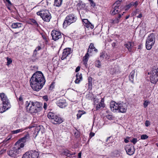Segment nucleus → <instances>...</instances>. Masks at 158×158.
<instances>
[{
  "label": "nucleus",
  "instance_id": "1",
  "mask_svg": "<svg viewBox=\"0 0 158 158\" xmlns=\"http://www.w3.org/2000/svg\"><path fill=\"white\" fill-rule=\"evenodd\" d=\"M45 80L43 73L40 71L34 73L30 78V85L34 90L38 91L44 85Z\"/></svg>",
  "mask_w": 158,
  "mask_h": 158
},
{
  "label": "nucleus",
  "instance_id": "2",
  "mask_svg": "<svg viewBox=\"0 0 158 158\" xmlns=\"http://www.w3.org/2000/svg\"><path fill=\"white\" fill-rule=\"evenodd\" d=\"M127 104L126 103L123 102L120 103H117L113 102L110 105L111 110L114 112H118L125 113L127 110Z\"/></svg>",
  "mask_w": 158,
  "mask_h": 158
},
{
  "label": "nucleus",
  "instance_id": "3",
  "mask_svg": "<svg viewBox=\"0 0 158 158\" xmlns=\"http://www.w3.org/2000/svg\"><path fill=\"white\" fill-rule=\"evenodd\" d=\"M24 146L23 143H20L19 141H17L15 143V147L12 149L8 152V155L12 157H15L21 152V149Z\"/></svg>",
  "mask_w": 158,
  "mask_h": 158
},
{
  "label": "nucleus",
  "instance_id": "4",
  "mask_svg": "<svg viewBox=\"0 0 158 158\" xmlns=\"http://www.w3.org/2000/svg\"><path fill=\"white\" fill-rule=\"evenodd\" d=\"M42 104L38 102H31L30 106V113L32 114L40 112L42 109Z\"/></svg>",
  "mask_w": 158,
  "mask_h": 158
},
{
  "label": "nucleus",
  "instance_id": "5",
  "mask_svg": "<svg viewBox=\"0 0 158 158\" xmlns=\"http://www.w3.org/2000/svg\"><path fill=\"white\" fill-rule=\"evenodd\" d=\"M155 41V37L154 34L151 33L148 36L146 42V47L147 49L150 50L154 45Z\"/></svg>",
  "mask_w": 158,
  "mask_h": 158
},
{
  "label": "nucleus",
  "instance_id": "6",
  "mask_svg": "<svg viewBox=\"0 0 158 158\" xmlns=\"http://www.w3.org/2000/svg\"><path fill=\"white\" fill-rule=\"evenodd\" d=\"M77 19V17L74 15L69 14L68 15L63 23V27L65 28L69 25L75 22Z\"/></svg>",
  "mask_w": 158,
  "mask_h": 158
},
{
  "label": "nucleus",
  "instance_id": "7",
  "mask_svg": "<svg viewBox=\"0 0 158 158\" xmlns=\"http://www.w3.org/2000/svg\"><path fill=\"white\" fill-rule=\"evenodd\" d=\"M150 79L152 83H156L158 80V67L156 68L155 66L153 67L150 72Z\"/></svg>",
  "mask_w": 158,
  "mask_h": 158
},
{
  "label": "nucleus",
  "instance_id": "8",
  "mask_svg": "<svg viewBox=\"0 0 158 158\" xmlns=\"http://www.w3.org/2000/svg\"><path fill=\"white\" fill-rule=\"evenodd\" d=\"M37 14L40 15L42 19L45 21L49 22L51 18V14L47 10H41L37 12Z\"/></svg>",
  "mask_w": 158,
  "mask_h": 158
},
{
  "label": "nucleus",
  "instance_id": "9",
  "mask_svg": "<svg viewBox=\"0 0 158 158\" xmlns=\"http://www.w3.org/2000/svg\"><path fill=\"white\" fill-rule=\"evenodd\" d=\"M33 128L32 129L34 131L33 133V136L36 137L39 133L42 134L43 131V127L42 126H36L35 124L30 125V129Z\"/></svg>",
  "mask_w": 158,
  "mask_h": 158
},
{
  "label": "nucleus",
  "instance_id": "10",
  "mask_svg": "<svg viewBox=\"0 0 158 158\" xmlns=\"http://www.w3.org/2000/svg\"><path fill=\"white\" fill-rule=\"evenodd\" d=\"M0 97L4 106L6 107V109L10 108V105L9 102V100L6 95L3 93H0Z\"/></svg>",
  "mask_w": 158,
  "mask_h": 158
},
{
  "label": "nucleus",
  "instance_id": "11",
  "mask_svg": "<svg viewBox=\"0 0 158 158\" xmlns=\"http://www.w3.org/2000/svg\"><path fill=\"white\" fill-rule=\"evenodd\" d=\"M51 35L52 39L55 41L62 38L64 39V36L62 35L60 32L59 31L55 30H53L52 31Z\"/></svg>",
  "mask_w": 158,
  "mask_h": 158
},
{
  "label": "nucleus",
  "instance_id": "12",
  "mask_svg": "<svg viewBox=\"0 0 158 158\" xmlns=\"http://www.w3.org/2000/svg\"><path fill=\"white\" fill-rule=\"evenodd\" d=\"M56 104L61 108H63L66 106L67 104L65 99H60L56 102Z\"/></svg>",
  "mask_w": 158,
  "mask_h": 158
},
{
  "label": "nucleus",
  "instance_id": "13",
  "mask_svg": "<svg viewBox=\"0 0 158 158\" xmlns=\"http://www.w3.org/2000/svg\"><path fill=\"white\" fill-rule=\"evenodd\" d=\"M72 50L71 48H67L64 50L63 52V55L61 59L63 60L70 53L72 52Z\"/></svg>",
  "mask_w": 158,
  "mask_h": 158
},
{
  "label": "nucleus",
  "instance_id": "14",
  "mask_svg": "<svg viewBox=\"0 0 158 158\" xmlns=\"http://www.w3.org/2000/svg\"><path fill=\"white\" fill-rule=\"evenodd\" d=\"M134 45V44L133 42L128 41L126 43L124 44V46L126 48L129 52L132 51V48Z\"/></svg>",
  "mask_w": 158,
  "mask_h": 158
},
{
  "label": "nucleus",
  "instance_id": "15",
  "mask_svg": "<svg viewBox=\"0 0 158 158\" xmlns=\"http://www.w3.org/2000/svg\"><path fill=\"white\" fill-rule=\"evenodd\" d=\"M125 149L127 154L129 155H132L134 153L135 149L134 147L128 146H127Z\"/></svg>",
  "mask_w": 158,
  "mask_h": 158
},
{
  "label": "nucleus",
  "instance_id": "16",
  "mask_svg": "<svg viewBox=\"0 0 158 158\" xmlns=\"http://www.w3.org/2000/svg\"><path fill=\"white\" fill-rule=\"evenodd\" d=\"M63 122L62 118L56 115L54 117L53 120H52V122L54 124H59Z\"/></svg>",
  "mask_w": 158,
  "mask_h": 158
},
{
  "label": "nucleus",
  "instance_id": "17",
  "mask_svg": "<svg viewBox=\"0 0 158 158\" xmlns=\"http://www.w3.org/2000/svg\"><path fill=\"white\" fill-rule=\"evenodd\" d=\"M119 7L118 6H113L112 9L110 11V13L112 15H114L118 13L119 11Z\"/></svg>",
  "mask_w": 158,
  "mask_h": 158
},
{
  "label": "nucleus",
  "instance_id": "18",
  "mask_svg": "<svg viewBox=\"0 0 158 158\" xmlns=\"http://www.w3.org/2000/svg\"><path fill=\"white\" fill-rule=\"evenodd\" d=\"M29 138L30 136L29 134L28 133H27L25 135L24 137L18 141H19L20 143H20V142H25L26 141H28Z\"/></svg>",
  "mask_w": 158,
  "mask_h": 158
},
{
  "label": "nucleus",
  "instance_id": "19",
  "mask_svg": "<svg viewBox=\"0 0 158 158\" xmlns=\"http://www.w3.org/2000/svg\"><path fill=\"white\" fill-rule=\"evenodd\" d=\"M121 17V15L119 14L118 18H116L114 19H111L110 20V23L113 24H117L119 22V19Z\"/></svg>",
  "mask_w": 158,
  "mask_h": 158
},
{
  "label": "nucleus",
  "instance_id": "20",
  "mask_svg": "<svg viewBox=\"0 0 158 158\" xmlns=\"http://www.w3.org/2000/svg\"><path fill=\"white\" fill-rule=\"evenodd\" d=\"M89 56L88 53H87L83 58V64L86 67H87V62L88 60Z\"/></svg>",
  "mask_w": 158,
  "mask_h": 158
},
{
  "label": "nucleus",
  "instance_id": "21",
  "mask_svg": "<svg viewBox=\"0 0 158 158\" xmlns=\"http://www.w3.org/2000/svg\"><path fill=\"white\" fill-rule=\"evenodd\" d=\"M77 79L75 81V82L76 84H78L80 81L82 80V76L81 74L77 73L76 75Z\"/></svg>",
  "mask_w": 158,
  "mask_h": 158
},
{
  "label": "nucleus",
  "instance_id": "22",
  "mask_svg": "<svg viewBox=\"0 0 158 158\" xmlns=\"http://www.w3.org/2000/svg\"><path fill=\"white\" fill-rule=\"evenodd\" d=\"M23 25L19 23H14L11 25V27L13 28H22Z\"/></svg>",
  "mask_w": 158,
  "mask_h": 158
},
{
  "label": "nucleus",
  "instance_id": "23",
  "mask_svg": "<svg viewBox=\"0 0 158 158\" xmlns=\"http://www.w3.org/2000/svg\"><path fill=\"white\" fill-rule=\"evenodd\" d=\"M63 153L67 157H70L72 155H73L75 154V153H71L67 149L64 150L63 151Z\"/></svg>",
  "mask_w": 158,
  "mask_h": 158
},
{
  "label": "nucleus",
  "instance_id": "24",
  "mask_svg": "<svg viewBox=\"0 0 158 158\" xmlns=\"http://www.w3.org/2000/svg\"><path fill=\"white\" fill-rule=\"evenodd\" d=\"M83 22H84L85 23L88 24V25L86 26L87 27H90V28L93 29L94 27L93 25H92L90 23L87 19H84L83 20Z\"/></svg>",
  "mask_w": 158,
  "mask_h": 158
},
{
  "label": "nucleus",
  "instance_id": "25",
  "mask_svg": "<svg viewBox=\"0 0 158 158\" xmlns=\"http://www.w3.org/2000/svg\"><path fill=\"white\" fill-rule=\"evenodd\" d=\"M135 71L133 70L129 76V79L133 83L134 78L135 76Z\"/></svg>",
  "mask_w": 158,
  "mask_h": 158
},
{
  "label": "nucleus",
  "instance_id": "26",
  "mask_svg": "<svg viewBox=\"0 0 158 158\" xmlns=\"http://www.w3.org/2000/svg\"><path fill=\"white\" fill-rule=\"evenodd\" d=\"M93 49H94V51L96 52H97L98 51L97 49L95 48L94 47V44L92 43H91L89 47V48L88 49V52H89L90 51V52H91V51H90V50H93Z\"/></svg>",
  "mask_w": 158,
  "mask_h": 158
},
{
  "label": "nucleus",
  "instance_id": "27",
  "mask_svg": "<svg viewBox=\"0 0 158 158\" xmlns=\"http://www.w3.org/2000/svg\"><path fill=\"white\" fill-rule=\"evenodd\" d=\"M62 0H55L54 5L56 6H59L61 4Z\"/></svg>",
  "mask_w": 158,
  "mask_h": 158
},
{
  "label": "nucleus",
  "instance_id": "28",
  "mask_svg": "<svg viewBox=\"0 0 158 158\" xmlns=\"http://www.w3.org/2000/svg\"><path fill=\"white\" fill-rule=\"evenodd\" d=\"M6 109V107L4 106V105H2V104L0 103V113H2L5 112L7 110Z\"/></svg>",
  "mask_w": 158,
  "mask_h": 158
},
{
  "label": "nucleus",
  "instance_id": "29",
  "mask_svg": "<svg viewBox=\"0 0 158 158\" xmlns=\"http://www.w3.org/2000/svg\"><path fill=\"white\" fill-rule=\"evenodd\" d=\"M102 100L101 101V102L98 103L97 106H96V110H98L99 109H100L101 107H104V104L103 102H102Z\"/></svg>",
  "mask_w": 158,
  "mask_h": 158
},
{
  "label": "nucleus",
  "instance_id": "30",
  "mask_svg": "<svg viewBox=\"0 0 158 158\" xmlns=\"http://www.w3.org/2000/svg\"><path fill=\"white\" fill-rule=\"evenodd\" d=\"M31 153V158H37L38 157V154L37 152L32 151V152Z\"/></svg>",
  "mask_w": 158,
  "mask_h": 158
},
{
  "label": "nucleus",
  "instance_id": "31",
  "mask_svg": "<svg viewBox=\"0 0 158 158\" xmlns=\"http://www.w3.org/2000/svg\"><path fill=\"white\" fill-rule=\"evenodd\" d=\"M30 22H31L30 24L34 25L35 27H38V23L35 20L33 19H30Z\"/></svg>",
  "mask_w": 158,
  "mask_h": 158
},
{
  "label": "nucleus",
  "instance_id": "32",
  "mask_svg": "<svg viewBox=\"0 0 158 158\" xmlns=\"http://www.w3.org/2000/svg\"><path fill=\"white\" fill-rule=\"evenodd\" d=\"M55 116L53 113L51 112L48 113V117L50 119H51L52 120L53 119Z\"/></svg>",
  "mask_w": 158,
  "mask_h": 158
},
{
  "label": "nucleus",
  "instance_id": "33",
  "mask_svg": "<svg viewBox=\"0 0 158 158\" xmlns=\"http://www.w3.org/2000/svg\"><path fill=\"white\" fill-rule=\"evenodd\" d=\"M95 64L96 67L100 68L101 66V64L100 61L99 60L96 61L95 62Z\"/></svg>",
  "mask_w": 158,
  "mask_h": 158
},
{
  "label": "nucleus",
  "instance_id": "34",
  "mask_svg": "<svg viewBox=\"0 0 158 158\" xmlns=\"http://www.w3.org/2000/svg\"><path fill=\"white\" fill-rule=\"evenodd\" d=\"M37 54V52L34 51L33 55L32 56V57L33 58L32 60L33 62H34L35 60L36 59V55Z\"/></svg>",
  "mask_w": 158,
  "mask_h": 158
},
{
  "label": "nucleus",
  "instance_id": "35",
  "mask_svg": "<svg viewBox=\"0 0 158 158\" xmlns=\"http://www.w3.org/2000/svg\"><path fill=\"white\" fill-rule=\"evenodd\" d=\"M22 158H30V152L29 151L26 152L23 156Z\"/></svg>",
  "mask_w": 158,
  "mask_h": 158
},
{
  "label": "nucleus",
  "instance_id": "36",
  "mask_svg": "<svg viewBox=\"0 0 158 158\" xmlns=\"http://www.w3.org/2000/svg\"><path fill=\"white\" fill-rule=\"evenodd\" d=\"M84 111H81L79 110L78 112V114H77V117L78 119L80 118L81 117L82 115L84 114Z\"/></svg>",
  "mask_w": 158,
  "mask_h": 158
},
{
  "label": "nucleus",
  "instance_id": "37",
  "mask_svg": "<svg viewBox=\"0 0 158 158\" xmlns=\"http://www.w3.org/2000/svg\"><path fill=\"white\" fill-rule=\"evenodd\" d=\"M30 105V103L28 101H26L25 103L26 108L27 111L29 112L30 111V108H29V106Z\"/></svg>",
  "mask_w": 158,
  "mask_h": 158
},
{
  "label": "nucleus",
  "instance_id": "38",
  "mask_svg": "<svg viewBox=\"0 0 158 158\" xmlns=\"http://www.w3.org/2000/svg\"><path fill=\"white\" fill-rule=\"evenodd\" d=\"M106 54L102 52L101 53L100 57L101 59H102V60H103L106 58Z\"/></svg>",
  "mask_w": 158,
  "mask_h": 158
},
{
  "label": "nucleus",
  "instance_id": "39",
  "mask_svg": "<svg viewBox=\"0 0 158 158\" xmlns=\"http://www.w3.org/2000/svg\"><path fill=\"white\" fill-rule=\"evenodd\" d=\"M132 6H133L132 5V4L131 3H131H130L129 4L127 5L125 7V10H127Z\"/></svg>",
  "mask_w": 158,
  "mask_h": 158
},
{
  "label": "nucleus",
  "instance_id": "40",
  "mask_svg": "<svg viewBox=\"0 0 158 158\" xmlns=\"http://www.w3.org/2000/svg\"><path fill=\"white\" fill-rule=\"evenodd\" d=\"M6 60H7V63L6 65L9 66L12 62V60L11 59L9 58L8 57L6 58Z\"/></svg>",
  "mask_w": 158,
  "mask_h": 158
},
{
  "label": "nucleus",
  "instance_id": "41",
  "mask_svg": "<svg viewBox=\"0 0 158 158\" xmlns=\"http://www.w3.org/2000/svg\"><path fill=\"white\" fill-rule=\"evenodd\" d=\"M121 1L118 0L116 1L115 3L114 4L113 6H118V7L120 5L121 3Z\"/></svg>",
  "mask_w": 158,
  "mask_h": 158
},
{
  "label": "nucleus",
  "instance_id": "42",
  "mask_svg": "<svg viewBox=\"0 0 158 158\" xmlns=\"http://www.w3.org/2000/svg\"><path fill=\"white\" fill-rule=\"evenodd\" d=\"M22 131V130L21 129H18L16 130L12 131V133L13 134H16L21 132Z\"/></svg>",
  "mask_w": 158,
  "mask_h": 158
},
{
  "label": "nucleus",
  "instance_id": "43",
  "mask_svg": "<svg viewBox=\"0 0 158 158\" xmlns=\"http://www.w3.org/2000/svg\"><path fill=\"white\" fill-rule=\"evenodd\" d=\"M148 138V136L146 135H143L141 136V139H145Z\"/></svg>",
  "mask_w": 158,
  "mask_h": 158
},
{
  "label": "nucleus",
  "instance_id": "44",
  "mask_svg": "<svg viewBox=\"0 0 158 158\" xmlns=\"http://www.w3.org/2000/svg\"><path fill=\"white\" fill-rule=\"evenodd\" d=\"M132 143L134 144H135L137 141V138H134L132 139L130 141Z\"/></svg>",
  "mask_w": 158,
  "mask_h": 158
},
{
  "label": "nucleus",
  "instance_id": "45",
  "mask_svg": "<svg viewBox=\"0 0 158 158\" xmlns=\"http://www.w3.org/2000/svg\"><path fill=\"white\" fill-rule=\"evenodd\" d=\"M106 117L109 120L113 119L114 118L112 115H108L106 116Z\"/></svg>",
  "mask_w": 158,
  "mask_h": 158
},
{
  "label": "nucleus",
  "instance_id": "46",
  "mask_svg": "<svg viewBox=\"0 0 158 158\" xmlns=\"http://www.w3.org/2000/svg\"><path fill=\"white\" fill-rule=\"evenodd\" d=\"M74 135L76 138H78V137H79V132L77 131L75 132L74 133Z\"/></svg>",
  "mask_w": 158,
  "mask_h": 158
},
{
  "label": "nucleus",
  "instance_id": "47",
  "mask_svg": "<svg viewBox=\"0 0 158 158\" xmlns=\"http://www.w3.org/2000/svg\"><path fill=\"white\" fill-rule=\"evenodd\" d=\"M42 98L44 100L46 101H47L48 100V97L47 95L43 96Z\"/></svg>",
  "mask_w": 158,
  "mask_h": 158
},
{
  "label": "nucleus",
  "instance_id": "48",
  "mask_svg": "<svg viewBox=\"0 0 158 158\" xmlns=\"http://www.w3.org/2000/svg\"><path fill=\"white\" fill-rule=\"evenodd\" d=\"M131 3L133 6H134L135 7H136L138 5V2L137 1H136L135 2H132Z\"/></svg>",
  "mask_w": 158,
  "mask_h": 158
},
{
  "label": "nucleus",
  "instance_id": "49",
  "mask_svg": "<svg viewBox=\"0 0 158 158\" xmlns=\"http://www.w3.org/2000/svg\"><path fill=\"white\" fill-rule=\"evenodd\" d=\"M92 85L91 81H90V79H89V88H91Z\"/></svg>",
  "mask_w": 158,
  "mask_h": 158
},
{
  "label": "nucleus",
  "instance_id": "50",
  "mask_svg": "<svg viewBox=\"0 0 158 158\" xmlns=\"http://www.w3.org/2000/svg\"><path fill=\"white\" fill-rule=\"evenodd\" d=\"M148 105V102L147 101H145L143 103L144 107L145 108Z\"/></svg>",
  "mask_w": 158,
  "mask_h": 158
},
{
  "label": "nucleus",
  "instance_id": "51",
  "mask_svg": "<svg viewBox=\"0 0 158 158\" xmlns=\"http://www.w3.org/2000/svg\"><path fill=\"white\" fill-rule=\"evenodd\" d=\"M41 49V47L40 46H38L37 47L36 49L34 50L35 51L37 52V51H39Z\"/></svg>",
  "mask_w": 158,
  "mask_h": 158
},
{
  "label": "nucleus",
  "instance_id": "52",
  "mask_svg": "<svg viewBox=\"0 0 158 158\" xmlns=\"http://www.w3.org/2000/svg\"><path fill=\"white\" fill-rule=\"evenodd\" d=\"M95 134L92 132H91L89 134V137L90 138H91Z\"/></svg>",
  "mask_w": 158,
  "mask_h": 158
},
{
  "label": "nucleus",
  "instance_id": "53",
  "mask_svg": "<svg viewBox=\"0 0 158 158\" xmlns=\"http://www.w3.org/2000/svg\"><path fill=\"white\" fill-rule=\"evenodd\" d=\"M47 103L46 102H44V108L45 110H46L47 108Z\"/></svg>",
  "mask_w": 158,
  "mask_h": 158
},
{
  "label": "nucleus",
  "instance_id": "54",
  "mask_svg": "<svg viewBox=\"0 0 158 158\" xmlns=\"http://www.w3.org/2000/svg\"><path fill=\"white\" fill-rule=\"evenodd\" d=\"M90 4L91 5V6L93 7H94L95 6V3H94L93 1L90 3Z\"/></svg>",
  "mask_w": 158,
  "mask_h": 158
},
{
  "label": "nucleus",
  "instance_id": "55",
  "mask_svg": "<svg viewBox=\"0 0 158 158\" xmlns=\"http://www.w3.org/2000/svg\"><path fill=\"white\" fill-rule=\"evenodd\" d=\"M129 138H130V137H127V139H125L124 140L125 142L126 143H128L129 142L128 139H129Z\"/></svg>",
  "mask_w": 158,
  "mask_h": 158
},
{
  "label": "nucleus",
  "instance_id": "56",
  "mask_svg": "<svg viewBox=\"0 0 158 158\" xmlns=\"http://www.w3.org/2000/svg\"><path fill=\"white\" fill-rule=\"evenodd\" d=\"M80 68L79 66H78L76 68V72H78V71H79L80 70Z\"/></svg>",
  "mask_w": 158,
  "mask_h": 158
},
{
  "label": "nucleus",
  "instance_id": "57",
  "mask_svg": "<svg viewBox=\"0 0 158 158\" xmlns=\"http://www.w3.org/2000/svg\"><path fill=\"white\" fill-rule=\"evenodd\" d=\"M19 100L20 101H23V98L21 96H20L19 98Z\"/></svg>",
  "mask_w": 158,
  "mask_h": 158
},
{
  "label": "nucleus",
  "instance_id": "58",
  "mask_svg": "<svg viewBox=\"0 0 158 158\" xmlns=\"http://www.w3.org/2000/svg\"><path fill=\"white\" fill-rule=\"evenodd\" d=\"M137 17L138 18H140L142 17V15L141 13H140L138 15Z\"/></svg>",
  "mask_w": 158,
  "mask_h": 158
},
{
  "label": "nucleus",
  "instance_id": "59",
  "mask_svg": "<svg viewBox=\"0 0 158 158\" xmlns=\"http://www.w3.org/2000/svg\"><path fill=\"white\" fill-rule=\"evenodd\" d=\"M148 122H149L148 121H146V123H145V125L146 126L148 127V125H149V123H148Z\"/></svg>",
  "mask_w": 158,
  "mask_h": 158
},
{
  "label": "nucleus",
  "instance_id": "60",
  "mask_svg": "<svg viewBox=\"0 0 158 158\" xmlns=\"http://www.w3.org/2000/svg\"><path fill=\"white\" fill-rule=\"evenodd\" d=\"M6 1L9 4H10V5H11V2L9 0H6Z\"/></svg>",
  "mask_w": 158,
  "mask_h": 158
},
{
  "label": "nucleus",
  "instance_id": "61",
  "mask_svg": "<svg viewBox=\"0 0 158 158\" xmlns=\"http://www.w3.org/2000/svg\"><path fill=\"white\" fill-rule=\"evenodd\" d=\"M98 100L97 99H94V102L95 103V104H96V102H98Z\"/></svg>",
  "mask_w": 158,
  "mask_h": 158
},
{
  "label": "nucleus",
  "instance_id": "62",
  "mask_svg": "<svg viewBox=\"0 0 158 158\" xmlns=\"http://www.w3.org/2000/svg\"><path fill=\"white\" fill-rule=\"evenodd\" d=\"M78 156L79 158H81V152H79L78 154Z\"/></svg>",
  "mask_w": 158,
  "mask_h": 158
},
{
  "label": "nucleus",
  "instance_id": "63",
  "mask_svg": "<svg viewBox=\"0 0 158 158\" xmlns=\"http://www.w3.org/2000/svg\"><path fill=\"white\" fill-rule=\"evenodd\" d=\"M50 89H51V88L52 89L53 88V84H52L50 86Z\"/></svg>",
  "mask_w": 158,
  "mask_h": 158
},
{
  "label": "nucleus",
  "instance_id": "64",
  "mask_svg": "<svg viewBox=\"0 0 158 158\" xmlns=\"http://www.w3.org/2000/svg\"><path fill=\"white\" fill-rule=\"evenodd\" d=\"M112 46L113 47H115V43H113L112 44Z\"/></svg>",
  "mask_w": 158,
  "mask_h": 158
}]
</instances>
